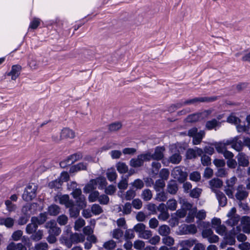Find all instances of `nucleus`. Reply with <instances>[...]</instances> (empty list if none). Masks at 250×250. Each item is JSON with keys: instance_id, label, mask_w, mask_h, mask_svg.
Segmentation results:
<instances>
[{"instance_id": "obj_41", "label": "nucleus", "mask_w": 250, "mask_h": 250, "mask_svg": "<svg viewBox=\"0 0 250 250\" xmlns=\"http://www.w3.org/2000/svg\"><path fill=\"white\" fill-rule=\"evenodd\" d=\"M179 203L182 205V207L186 211L189 210V211L192 209V205L191 204L188 203L186 199L180 198Z\"/></svg>"}, {"instance_id": "obj_58", "label": "nucleus", "mask_w": 250, "mask_h": 250, "mask_svg": "<svg viewBox=\"0 0 250 250\" xmlns=\"http://www.w3.org/2000/svg\"><path fill=\"white\" fill-rule=\"evenodd\" d=\"M152 235V234L151 230L145 229L138 236V237L144 239H148L151 237Z\"/></svg>"}, {"instance_id": "obj_43", "label": "nucleus", "mask_w": 250, "mask_h": 250, "mask_svg": "<svg viewBox=\"0 0 250 250\" xmlns=\"http://www.w3.org/2000/svg\"><path fill=\"white\" fill-rule=\"evenodd\" d=\"M136 196V191L132 188H130L125 193V200L130 201Z\"/></svg>"}, {"instance_id": "obj_28", "label": "nucleus", "mask_w": 250, "mask_h": 250, "mask_svg": "<svg viewBox=\"0 0 250 250\" xmlns=\"http://www.w3.org/2000/svg\"><path fill=\"white\" fill-rule=\"evenodd\" d=\"M94 180H95L97 188L99 189H103L106 187L107 183L104 177H100Z\"/></svg>"}, {"instance_id": "obj_51", "label": "nucleus", "mask_w": 250, "mask_h": 250, "mask_svg": "<svg viewBox=\"0 0 250 250\" xmlns=\"http://www.w3.org/2000/svg\"><path fill=\"white\" fill-rule=\"evenodd\" d=\"M91 212L95 215H99L103 212V209L99 205L95 204L91 207Z\"/></svg>"}, {"instance_id": "obj_31", "label": "nucleus", "mask_w": 250, "mask_h": 250, "mask_svg": "<svg viewBox=\"0 0 250 250\" xmlns=\"http://www.w3.org/2000/svg\"><path fill=\"white\" fill-rule=\"evenodd\" d=\"M165 187V182L163 179H158L154 184V188L157 192L163 190Z\"/></svg>"}, {"instance_id": "obj_10", "label": "nucleus", "mask_w": 250, "mask_h": 250, "mask_svg": "<svg viewBox=\"0 0 250 250\" xmlns=\"http://www.w3.org/2000/svg\"><path fill=\"white\" fill-rule=\"evenodd\" d=\"M248 196V192L246 190L245 188L242 185H239L237 188V192L235 194L236 198L241 201L246 199Z\"/></svg>"}, {"instance_id": "obj_52", "label": "nucleus", "mask_w": 250, "mask_h": 250, "mask_svg": "<svg viewBox=\"0 0 250 250\" xmlns=\"http://www.w3.org/2000/svg\"><path fill=\"white\" fill-rule=\"evenodd\" d=\"M31 206L32 205L29 204H27L25 206H23L21 208V212L23 215L29 216L30 217V214L31 213Z\"/></svg>"}, {"instance_id": "obj_36", "label": "nucleus", "mask_w": 250, "mask_h": 250, "mask_svg": "<svg viewBox=\"0 0 250 250\" xmlns=\"http://www.w3.org/2000/svg\"><path fill=\"white\" fill-rule=\"evenodd\" d=\"M158 231L161 235L166 236L170 233V229L168 226L164 225L159 227Z\"/></svg>"}, {"instance_id": "obj_14", "label": "nucleus", "mask_w": 250, "mask_h": 250, "mask_svg": "<svg viewBox=\"0 0 250 250\" xmlns=\"http://www.w3.org/2000/svg\"><path fill=\"white\" fill-rule=\"evenodd\" d=\"M61 244L65 246L67 248H70L72 245V240L70 235L62 234L59 239Z\"/></svg>"}, {"instance_id": "obj_32", "label": "nucleus", "mask_w": 250, "mask_h": 250, "mask_svg": "<svg viewBox=\"0 0 250 250\" xmlns=\"http://www.w3.org/2000/svg\"><path fill=\"white\" fill-rule=\"evenodd\" d=\"M202 120L200 113L189 115L186 118V121L188 123H194Z\"/></svg>"}, {"instance_id": "obj_38", "label": "nucleus", "mask_w": 250, "mask_h": 250, "mask_svg": "<svg viewBox=\"0 0 250 250\" xmlns=\"http://www.w3.org/2000/svg\"><path fill=\"white\" fill-rule=\"evenodd\" d=\"M116 168L120 173H125L128 170L127 166L124 162H119L116 164Z\"/></svg>"}, {"instance_id": "obj_22", "label": "nucleus", "mask_w": 250, "mask_h": 250, "mask_svg": "<svg viewBox=\"0 0 250 250\" xmlns=\"http://www.w3.org/2000/svg\"><path fill=\"white\" fill-rule=\"evenodd\" d=\"M233 139H236V140H233L234 141L232 144V148L237 151H241L244 146V143L239 139L240 137L236 136L233 137Z\"/></svg>"}, {"instance_id": "obj_44", "label": "nucleus", "mask_w": 250, "mask_h": 250, "mask_svg": "<svg viewBox=\"0 0 250 250\" xmlns=\"http://www.w3.org/2000/svg\"><path fill=\"white\" fill-rule=\"evenodd\" d=\"M239 220L240 217L239 215H237L235 216L229 218V219L227 221V223L229 225H230V226L232 227L236 225L239 222Z\"/></svg>"}, {"instance_id": "obj_37", "label": "nucleus", "mask_w": 250, "mask_h": 250, "mask_svg": "<svg viewBox=\"0 0 250 250\" xmlns=\"http://www.w3.org/2000/svg\"><path fill=\"white\" fill-rule=\"evenodd\" d=\"M167 209L171 211L175 210L177 207V202L174 199H169L166 204Z\"/></svg>"}, {"instance_id": "obj_35", "label": "nucleus", "mask_w": 250, "mask_h": 250, "mask_svg": "<svg viewBox=\"0 0 250 250\" xmlns=\"http://www.w3.org/2000/svg\"><path fill=\"white\" fill-rule=\"evenodd\" d=\"M15 223V220L11 217L3 218L2 221V225L5 226L8 228H12Z\"/></svg>"}, {"instance_id": "obj_23", "label": "nucleus", "mask_w": 250, "mask_h": 250, "mask_svg": "<svg viewBox=\"0 0 250 250\" xmlns=\"http://www.w3.org/2000/svg\"><path fill=\"white\" fill-rule=\"evenodd\" d=\"M215 194L219 205L221 207L225 206L227 203V199L225 194L221 191L216 192Z\"/></svg>"}, {"instance_id": "obj_55", "label": "nucleus", "mask_w": 250, "mask_h": 250, "mask_svg": "<svg viewBox=\"0 0 250 250\" xmlns=\"http://www.w3.org/2000/svg\"><path fill=\"white\" fill-rule=\"evenodd\" d=\"M189 179L192 181L198 182L201 179V175L199 172L193 171L189 174Z\"/></svg>"}, {"instance_id": "obj_56", "label": "nucleus", "mask_w": 250, "mask_h": 250, "mask_svg": "<svg viewBox=\"0 0 250 250\" xmlns=\"http://www.w3.org/2000/svg\"><path fill=\"white\" fill-rule=\"evenodd\" d=\"M37 219L36 222L38 225H41L43 224L47 219L46 213H41L38 217H35Z\"/></svg>"}, {"instance_id": "obj_25", "label": "nucleus", "mask_w": 250, "mask_h": 250, "mask_svg": "<svg viewBox=\"0 0 250 250\" xmlns=\"http://www.w3.org/2000/svg\"><path fill=\"white\" fill-rule=\"evenodd\" d=\"M87 164L85 163H80L73 166L70 169V172H74L80 170H85L86 168Z\"/></svg>"}, {"instance_id": "obj_15", "label": "nucleus", "mask_w": 250, "mask_h": 250, "mask_svg": "<svg viewBox=\"0 0 250 250\" xmlns=\"http://www.w3.org/2000/svg\"><path fill=\"white\" fill-rule=\"evenodd\" d=\"M221 122L218 121L216 119H213L211 120L208 121L206 124V128L208 130H212L214 129L216 130L217 128L221 126Z\"/></svg>"}, {"instance_id": "obj_7", "label": "nucleus", "mask_w": 250, "mask_h": 250, "mask_svg": "<svg viewBox=\"0 0 250 250\" xmlns=\"http://www.w3.org/2000/svg\"><path fill=\"white\" fill-rule=\"evenodd\" d=\"M181 234H195L197 232V228L194 224L182 225L179 228Z\"/></svg>"}, {"instance_id": "obj_20", "label": "nucleus", "mask_w": 250, "mask_h": 250, "mask_svg": "<svg viewBox=\"0 0 250 250\" xmlns=\"http://www.w3.org/2000/svg\"><path fill=\"white\" fill-rule=\"evenodd\" d=\"M71 239L73 244L83 242L85 240V236L83 234L78 233H71Z\"/></svg>"}, {"instance_id": "obj_62", "label": "nucleus", "mask_w": 250, "mask_h": 250, "mask_svg": "<svg viewBox=\"0 0 250 250\" xmlns=\"http://www.w3.org/2000/svg\"><path fill=\"white\" fill-rule=\"evenodd\" d=\"M69 214L71 217L76 218L80 213V210L74 207V205L69 207Z\"/></svg>"}, {"instance_id": "obj_64", "label": "nucleus", "mask_w": 250, "mask_h": 250, "mask_svg": "<svg viewBox=\"0 0 250 250\" xmlns=\"http://www.w3.org/2000/svg\"><path fill=\"white\" fill-rule=\"evenodd\" d=\"M237 131L239 132H245L247 134H250V129L248 126L245 125H238L236 126Z\"/></svg>"}, {"instance_id": "obj_47", "label": "nucleus", "mask_w": 250, "mask_h": 250, "mask_svg": "<svg viewBox=\"0 0 250 250\" xmlns=\"http://www.w3.org/2000/svg\"><path fill=\"white\" fill-rule=\"evenodd\" d=\"M181 156L179 153H175L169 158V162L172 164H178L181 160Z\"/></svg>"}, {"instance_id": "obj_5", "label": "nucleus", "mask_w": 250, "mask_h": 250, "mask_svg": "<svg viewBox=\"0 0 250 250\" xmlns=\"http://www.w3.org/2000/svg\"><path fill=\"white\" fill-rule=\"evenodd\" d=\"M56 202H58L60 204L63 205L66 208L71 207L74 205V202L70 200L68 195H57L55 197Z\"/></svg>"}, {"instance_id": "obj_59", "label": "nucleus", "mask_w": 250, "mask_h": 250, "mask_svg": "<svg viewBox=\"0 0 250 250\" xmlns=\"http://www.w3.org/2000/svg\"><path fill=\"white\" fill-rule=\"evenodd\" d=\"M169 175V172L167 168H163L161 169L159 173L160 177L161 178V179H163L164 181L168 179Z\"/></svg>"}, {"instance_id": "obj_50", "label": "nucleus", "mask_w": 250, "mask_h": 250, "mask_svg": "<svg viewBox=\"0 0 250 250\" xmlns=\"http://www.w3.org/2000/svg\"><path fill=\"white\" fill-rule=\"evenodd\" d=\"M216 233L221 236H226L227 233L226 231V228L224 225H220L219 226L215 227Z\"/></svg>"}, {"instance_id": "obj_29", "label": "nucleus", "mask_w": 250, "mask_h": 250, "mask_svg": "<svg viewBox=\"0 0 250 250\" xmlns=\"http://www.w3.org/2000/svg\"><path fill=\"white\" fill-rule=\"evenodd\" d=\"M60 211V207L56 205H51L48 208V212L51 216H56Z\"/></svg>"}, {"instance_id": "obj_39", "label": "nucleus", "mask_w": 250, "mask_h": 250, "mask_svg": "<svg viewBox=\"0 0 250 250\" xmlns=\"http://www.w3.org/2000/svg\"><path fill=\"white\" fill-rule=\"evenodd\" d=\"M4 203L6 206V209L8 212H14L16 210L17 206L13 204L11 200H6Z\"/></svg>"}, {"instance_id": "obj_18", "label": "nucleus", "mask_w": 250, "mask_h": 250, "mask_svg": "<svg viewBox=\"0 0 250 250\" xmlns=\"http://www.w3.org/2000/svg\"><path fill=\"white\" fill-rule=\"evenodd\" d=\"M131 204L127 202L124 205H119L117 210L119 212L122 211L124 214H129L131 212Z\"/></svg>"}, {"instance_id": "obj_61", "label": "nucleus", "mask_w": 250, "mask_h": 250, "mask_svg": "<svg viewBox=\"0 0 250 250\" xmlns=\"http://www.w3.org/2000/svg\"><path fill=\"white\" fill-rule=\"evenodd\" d=\"M57 222L61 226L65 225L68 221V217L65 215H61L57 218Z\"/></svg>"}, {"instance_id": "obj_2", "label": "nucleus", "mask_w": 250, "mask_h": 250, "mask_svg": "<svg viewBox=\"0 0 250 250\" xmlns=\"http://www.w3.org/2000/svg\"><path fill=\"white\" fill-rule=\"evenodd\" d=\"M188 135L193 138V143L194 145L199 144L205 135L204 130H200L198 132V129L196 127H193L188 131Z\"/></svg>"}, {"instance_id": "obj_3", "label": "nucleus", "mask_w": 250, "mask_h": 250, "mask_svg": "<svg viewBox=\"0 0 250 250\" xmlns=\"http://www.w3.org/2000/svg\"><path fill=\"white\" fill-rule=\"evenodd\" d=\"M150 155L148 154H142L139 155L137 158L131 159L130 161V165L134 167H141L144 161H149Z\"/></svg>"}, {"instance_id": "obj_34", "label": "nucleus", "mask_w": 250, "mask_h": 250, "mask_svg": "<svg viewBox=\"0 0 250 250\" xmlns=\"http://www.w3.org/2000/svg\"><path fill=\"white\" fill-rule=\"evenodd\" d=\"M196 239H190L188 240H185L181 241L180 242V245L182 247L188 248V249L191 248L195 244Z\"/></svg>"}, {"instance_id": "obj_42", "label": "nucleus", "mask_w": 250, "mask_h": 250, "mask_svg": "<svg viewBox=\"0 0 250 250\" xmlns=\"http://www.w3.org/2000/svg\"><path fill=\"white\" fill-rule=\"evenodd\" d=\"M197 208H196L191 209L187 216L186 221L188 223L192 222L194 221V217L196 216Z\"/></svg>"}, {"instance_id": "obj_60", "label": "nucleus", "mask_w": 250, "mask_h": 250, "mask_svg": "<svg viewBox=\"0 0 250 250\" xmlns=\"http://www.w3.org/2000/svg\"><path fill=\"white\" fill-rule=\"evenodd\" d=\"M202 191V189L200 188H194L191 190L190 196L192 198H198L200 196Z\"/></svg>"}, {"instance_id": "obj_26", "label": "nucleus", "mask_w": 250, "mask_h": 250, "mask_svg": "<svg viewBox=\"0 0 250 250\" xmlns=\"http://www.w3.org/2000/svg\"><path fill=\"white\" fill-rule=\"evenodd\" d=\"M97 188V185L95 184L94 179L91 180L89 183L84 187L83 191L85 193H89L93 189Z\"/></svg>"}, {"instance_id": "obj_19", "label": "nucleus", "mask_w": 250, "mask_h": 250, "mask_svg": "<svg viewBox=\"0 0 250 250\" xmlns=\"http://www.w3.org/2000/svg\"><path fill=\"white\" fill-rule=\"evenodd\" d=\"M75 133L72 130L68 128H65L62 130L60 137L62 139H72L75 137Z\"/></svg>"}, {"instance_id": "obj_49", "label": "nucleus", "mask_w": 250, "mask_h": 250, "mask_svg": "<svg viewBox=\"0 0 250 250\" xmlns=\"http://www.w3.org/2000/svg\"><path fill=\"white\" fill-rule=\"evenodd\" d=\"M116 242L112 240H110L105 242L103 245L104 248L107 250H112L114 249L116 247Z\"/></svg>"}, {"instance_id": "obj_54", "label": "nucleus", "mask_w": 250, "mask_h": 250, "mask_svg": "<svg viewBox=\"0 0 250 250\" xmlns=\"http://www.w3.org/2000/svg\"><path fill=\"white\" fill-rule=\"evenodd\" d=\"M133 229L138 233L139 236L146 229V226L142 223H138L134 227Z\"/></svg>"}, {"instance_id": "obj_48", "label": "nucleus", "mask_w": 250, "mask_h": 250, "mask_svg": "<svg viewBox=\"0 0 250 250\" xmlns=\"http://www.w3.org/2000/svg\"><path fill=\"white\" fill-rule=\"evenodd\" d=\"M85 225V221L82 218L78 219L75 222L74 229L79 231Z\"/></svg>"}, {"instance_id": "obj_30", "label": "nucleus", "mask_w": 250, "mask_h": 250, "mask_svg": "<svg viewBox=\"0 0 250 250\" xmlns=\"http://www.w3.org/2000/svg\"><path fill=\"white\" fill-rule=\"evenodd\" d=\"M168 198L167 193L163 190L158 191L156 194L155 200L159 202H165Z\"/></svg>"}, {"instance_id": "obj_27", "label": "nucleus", "mask_w": 250, "mask_h": 250, "mask_svg": "<svg viewBox=\"0 0 250 250\" xmlns=\"http://www.w3.org/2000/svg\"><path fill=\"white\" fill-rule=\"evenodd\" d=\"M82 157V155L81 153H75L69 156L67 159V164L68 165H71L73 163H74L76 161L79 160L80 158Z\"/></svg>"}, {"instance_id": "obj_40", "label": "nucleus", "mask_w": 250, "mask_h": 250, "mask_svg": "<svg viewBox=\"0 0 250 250\" xmlns=\"http://www.w3.org/2000/svg\"><path fill=\"white\" fill-rule=\"evenodd\" d=\"M141 196L145 201H147L150 200L152 197L151 191L149 189H144L142 191Z\"/></svg>"}, {"instance_id": "obj_6", "label": "nucleus", "mask_w": 250, "mask_h": 250, "mask_svg": "<svg viewBox=\"0 0 250 250\" xmlns=\"http://www.w3.org/2000/svg\"><path fill=\"white\" fill-rule=\"evenodd\" d=\"M45 226L49 229L48 233L50 234L58 236L61 232V229L57 226L55 221H50L46 224Z\"/></svg>"}, {"instance_id": "obj_53", "label": "nucleus", "mask_w": 250, "mask_h": 250, "mask_svg": "<svg viewBox=\"0 0 250 250\" xmlns=\"http://www.w3.org/2000/svg\"><path fill=\"white\" fill-rule=\"evenodd\" d=\"M214 146L217 151L220 153H223L227 149L225 145L222 142L216 143Z\"/></svg>"}, {"instance_id": "obj_45", "label": "nucleus", "mask_w": 250, "mask_h": 250, "mask_svg": "<svg viewBox=\"0 0 250 250\" xmlns=\"http://www.w3.org/2000/svg\"><path fill=\"white\" fill-rule=\"evenodd\" d=\"M42 230H39L37 231H35V233L31 236V239L34 241H38L42 239Z\"/></svg>"}, {"instance_id": "obj_8", "label": "nucleus", "mask_w": 250, "mask_h": 250, "mask_svg": "<svg viewBox=\"0 0 250 250\" xmlns=\"http://www.w3.org/2000/svg\"><path fill=\"white\" fill-rule=\"evenodd\" d=\"M165 151V148L163 146H157L155 149V151L153 154H151L150 152H147L146 154H148L150 155L149 161L151 159L156 160H161L164 157V152Z\"/></svg>"}, {"instance_id": "obj_63", "label": "nucleus", "mask_w": 250, "mask_h": 250, "mask_svg": "<svg viewBox=\"0 0 250 250\" xmlns=\"http://www.w3.org/2000/svg\"><path fill=\"white\" fill-rule=\"evenodd\" d=\"M35 249L36 250H47L48 246L46 242H40L35 245Z\"/></svg>"}, {"instance_id": "obj_1", "label": "nucleus", "mask_w": 250, "mask_h": 250, "mask_svg": "<svg viewBox=\"0 0 250 250\" xmlns=\"http://www.w3.org/2000/svg\"><path fill=\"white\" fill-rule=\"evenodd\" d=\"M37 189V187L35 184L29 185L24 191L22 196V199L26 201H31L36 196Z\"/></svg>"}, {"instance_id": "obj_16", "label": "nucleus", "mask_w": 250, "mask_h": 250, "mask_svg": "<svg viewBox=\"0 0 250 250\" xmlns=\"http://www.w3.org/2000/svg\"><path fill=\"white\" fill-rule=\"evenodd\" d=\"M178 190L177 183L175 181L171 180L167 185V191L172 195L175 194Z\"/></svg>"}, {"instance_id": "obj_57", "label": "nucleus", "mask_w": 250, "mask_h": 250, "mask_svg": "<svg viewBox=\"0 0 250 250\" xmlns=\"http://www.w3.org/2000/svg\"><path fill=\"white\" fill-rule=\"evenodd\" d=\"M162 242L164 244L168 246H171L174 244V240L170 236H166L162 239Z\"/></svg>"}, {"instance_id": "obj_13", "label": "nucleus", "mask_w": 250, "mask_h": 250, "mask_svg": "<svg viewBox=\"0 0 250 250\" xmlns=\"http://www.w3.org/2000/svg\"><path fill=\"white\" fill-rule=\"evenodd\" d=\"M209 185L212 191L216 193V192L220 191L218 188L222 186L223 182L219 179L214 178L209 181Z\"/></svg>"}, {"instance_id": "obj_24", "label": "nucleus", "mask_w": 250, "mask_h": 250, "mask_svg": "<svg viewBox=\"0 0 250 250\" xmlns=\"http://www.w3.org/2000/svg\"><path fill=\"white\" fill-rule=\"evenodd\" d=\"M239 165L243 167H247L249 164L247 157L244 153H239L237 156Z\"/></svg>"}, {"instance_id": "obj_46", "label": "nucleus", "mask_w": 250, "mask_h": 250, "mask_svg": "<svg viewBox=\"0 0 250 250\" xmlns=\"http://www.w3.org/2000/svg\"><path fill=\"white\" fill-rule=\"evenodd\" d=\"M75 200L77 205L80 208H82L86 207V202L85 201V198L83 195L77 198V199H75Z\"/></svg>"}, {"instance_id": "obj_17", "label": "nucleus", "mask_w": 250, "mask_h": 250, "mask_svg": "<svg viewBox=\"0 0 250 250\" xmlns=\"http://www.w3.org/2000/svg\"><path fill=\"white\" fill-rule=\"evenodd\" d=\"M202 224L205 229L202 231V235L203 237L208 239L213 234V231L210 228H208L210 226L209 222H203Z\"/></svg>"}, {"instance_id": "obj_4", "label": "nucleus", "mask_w": 250, "mask_h": 250, "mask_svg": "<svg viewBox=\"0 0 250 250\" xmlns=\"http://www.w3.org/2000/svg\"><path fill=\"white\" fill-rule=\"evenodd\" d=\"M216 99L214 97H198L192 99L185 101L182 104H178L176 105L177 108H179L182 105L194 104L199 102H208L213 101Z\"/></svg>"}, {"instance_id": "obj_9", "label": "nucleus", "mask_w": 250, "mask_h": 250, "mask_svg": "<svg viewBox=\"0 0 250 250\" xmlns=\"http://www.w3.org/2000/svg\"><path fill=\"white\" fill-rule=\"evenodd\" d=\"M173 177L180 182L184 181L187 177V173L182 171L179 167H176L172 171Z\"/></svg>"}, {"instance_id": "obj_21", "label": "nucleus", "mask_w": 250, "mask_h": 250, "mask_svg": "<svg viewBox=\"0 0 250 250\" xmlns=\"http://www.w3.org/2000/svg\"><path fill=\"white\" fill-rule=\"evenodd\" d=\"M41 64L40 59L36 57H32L28 61V65L32 69H37Z\"/></svg>"}, {"instance_id": "obj_11", "label": "nucleus", "mask_w": 250, "mask_h": 250, "mask_svg": "<svg viewBox=\"0 0 250 250\" xmlns=\"http://www.w3.org/2000/svg\"><path fill=\"white\" fill-rule=\"evenodd\" d=\"M21 66L20 65H14L12 66L11 70L8 73V75L11 76V79L16 80L19 76L21 71Z\"/></svg>"}, {"instance_id": "obj_12", "label": "nucleus", "mask_w": 250, "mask_h": 250, "mask_svg": "<svg viewBox=\"0 0 250 250\" xmlns=\"http://www.w3.org/2000/svg\"><path fill=\"white\" fill-rule=\"evenodd\" d=\"M37 219L35 217H32L31 219V223L28 224L26 228V232L28 234H32L35 232L38 229V224L36 222Z\"/></svg>"}, {"instance_id": "obj_33", "label": "nucleus", "mask_w": 250, "mask_h": 250, "mask_svg": "<svg viewBox=\"0 0 250 250\" xmlns=\"http://www.w3.org/2000/svg\"><path fill=\"white\" fill-rule=\"evenodd\" d=\"M106 176L108 180L111 182L115 180L117 178V175L114 168H111L108 169L106 172Z\"/></svg>"}]
</instances>
